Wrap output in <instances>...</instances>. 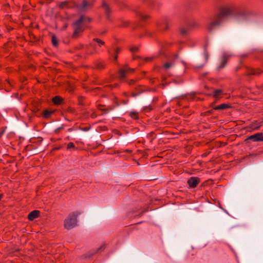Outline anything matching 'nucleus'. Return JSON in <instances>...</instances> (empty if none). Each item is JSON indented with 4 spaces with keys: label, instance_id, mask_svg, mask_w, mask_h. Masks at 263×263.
I'll use <instances>...</instances> for the list:
<instances>
[{
    "label": "nucleus",
    "instance_id": "nucleus-16",
    "mask_svg": "<svg viewBox=\"0 0 263 263\" xmlns=\"http://www.w3.org/2000/svg\"><path fill=\"white\" fill-rule=\"evenodd\" d=\"M231 107V106L229 103H222L220 105L215 106L213 109L214 110H224Z\"/></svg>",
    "mask_w": 263,
    "mask_h": 263
},
{
    "label": "nucleus",
    "instance_id": "nucleus-35",
    "mask_svg": "<svg viewBox=\"0 0 263 263\" xmlns=\"http://www.w3.org/2000/svg\"><path fill=\"white\" fill-rule=\"evenodd\" d=\"M51 99H63V98L61 97L60 96H54L53 97H52Z\"/></svg>",
    "mask_w": 263,
    "mask_h": 263
},
{
    "label": "nucleus",
    "instance_id": "nucleus-11",
    "mask_svg": "<svg viewBox=\"0 0 263 263\" xmlns=\"http://www.w3.org/2000/svg\"><path fill=\"white\" fill-rule=\"evenodd\" d=\"M158 30L161 31H166L169 28V26L166 20L158 22L157 24Z\"/></svg>",
    "mask_w": 263,
    "mask_h": 263
},
{
    "label": "nucleus",
    "instance_id": "nucleus-30",
    "mask_svg": "<svg viewBox=\"0 0 263 263\" xmlns=\"http://www.w3.org/2000/svg\"><path fill=\"white\" fill-rule=\"evenodd\" d=\"M67 89L68 90V91L72 92L73 91V90H74V86L70 83H68L67 84Z\"/></svg>",
    "mask_w": 263,
    "mask_h": 263
},
{
    "label": "nucleus",
    "instance_id": "nucleus-22",
    "mask_svg": "<svg viewBox=\"0 0 263 263\" xmlns=\"http://www.w3.org/2000/svg\"><path fill=\"white\" fill-rule=\"evenodd\" d=\"M223 94V92L221 89H217L213 92V96L215 98H222Z\"/></svg>",
    "mask_w": 263,
    "mask_h": 263
},
{
    "label": "nucleus",
    "instance_id": "nucleus-25",
    "mask_svg": "<svg viewBox=\"0 0 263 263\" xmlns=\"http://www.w3.org/2000/svg\"><path fill=\"white\" fill-rule=\"evenodd\" d=\"M51 41L53 46L57 47L58 46V40L54 34L52 35Z\"/></svg>",
    "mask_w": 263,
    "mask_h": 263
},
{
    "label": "nucleus",
    "instance_id": "nucleus-12",
    "mask_svg": "<svg viewBox=\"0 0 263 263\" xmlns=\"http://www.w3.org/2000/svg\"><path fill=\"white\" fill-rule=\"evenodd\" d=\"M159 46L161 48L159 54H163L164 52L167 49V48L171 46V44L168 42H160L159 43Z\"/></svg>",
    "mask_w": 263,
    "mask_h": 263
},
{
    "label": "nucleus",
    "instance_id": "nucleus-21",
    "mask_svg": "<svg viewBox=\"0 0 263 263\" xmlns=\"http://www.w3.org/2000/svg\"><path fill=\"white\" fill-rule=\"evenodd\" d=\"M261 126V123L258 122L257 121H255L253 122L250 125V128L253 130H257L259 128V127Z\"/></svg>",
    "mask_w": 263,
    "mask_h": 263
},
{
    "label": "nucleus",
    "instance_id": "nucleus-7",
    "mask_svg": "<svg viewBox=\"0 0 263 263\" xmlns=\"http://www.w3.org/2000/svg\"><path fill=\"white\" fill-rule=\"evenodd\" d=\"M94 42H97L98 44L99 47H101L102 45H105V42L104 41H102L101 40L98 38H94L92 40V42L89 44V46L93 48V51L90 52L89 54H93L97 52L96 48V44L93 43Z\"/></svg>",
    "mask_w": 263,
    "mask_h": 263
},
{
    "label": "nucleus",
    "instance_id": "nucleus-10",
    "mask_svg": "<svg viewBox=\"0 0 263 263\" xmlns=\"http://www.w3.org/2000/svg\"><path fill=\"white\" fill-rule=\"evenodd\" d=\"M101 7L104 11L106 19L108 21H110V14L111 13V10L109 5L106 2H103Z\"/></svg>",
    "mask_w": 263,
    "mask_h": 263
},
{
    "label": "nucleus",
    "instance_id": "nucleus-2",
    "mask_svg": "<svg viewBox=\"0 0 263 263\" xmlns=\"http://www.w3.org/2000/svg\"><path fill=\"white\" fill-rule=\"evenodd\" d=\"M91 21V18L82 15L78 20L73 22L72 24L73 29V37H77L79 34L85 30L87 24Z\"/></svg>",
    "mask_w": 263,
    "mask_h": 263
},
{
    "label": "nucleus",
    "instance_id": "nucleus-50",
    "mask_svg": "<svg viewBox=\"0 0 263 263\" xmlns=\"http://www.w3.org/2000/svg\"><path fill=\"white\" fill-rule=\"evenodd\" d=\"M174 99H178V97H175Z\"/></svg>",
    "mask_w": 263,
    "mask_h": 263
},
{
    "label": "nucleus",
    "instance_id": "nucleus-48",
    "mask_svg": "<svg viewBox=\"0 0 263 263\" xmlns=\"http://www.w3.org/2000/svg\"><path fill=\"white\" fill-rule=\"evenodd\" d=\"M62 127H59L58 128H57V130H59V129H62Z\"/></svg>",
    "mask_w": 263,
    "mask_h": 263
},
{
    "label": "nucleus",
    "instance_id": "nucleus-8",
    "mask_svg": "<svg viewBox=\"0 0 263 263\" xmlns=\"http://www.w3.org/2000/svg\"><path fill=\"white\" fill-rule=\"evenodd\" d=\"M251 140L253 142H260L263 141V133H257L254 135L249 136L246 140Z\"/></svg>",
    "mask_w": 263,
    "mask_h": 263
},
{
    "label": "nucleus",
    "instance_id": "nucleus-9",
    "mask_svg": "<svg viewBox=\"0 0 263 263\" xmlns=\"http://www.w3.org/2000/svg\"><path fill=\"white\" fill-rule=\"evenodd\" d=\"M200 181L198 177H191L187 180V183L190 188H195L199 183Z\"/></svg>",
    "mask_w": 263,
    "mask_h": 263
},
{
    "label": "nucleus",
    "instance_id": "nucleus-14",
    "mask_svg": "<svg viewBox=\"0 0 263 263\" xmlns=\"http://www.w3.org/2000/svg\"><path fill=\"white\" fill-rule=\"evenodd\" d=\"M40 215V211L38 210H33L31 211L28 215V218L29 220L32 221L37 218Z\"/></svg>",
    "mask_w": 263,
    "mask_h": 263
},
{
    "label": "nucleus",
    "instance_id": "nucleus-29",
    "mask_svg": "<svg viewBox=\"0 0 263 263\" xmlns=\"http://www.w3.org/2000/svg\"><path fill=\"white\" fill-rule=\"evenodd\" d=\"M53 104L55 105H59L64 103V100H52Z\"/></svg>",
    "mask_w": 263,
    "mask_h": 263
},
{
    "label": "nucleus",
    "instance_id": "nucleus-43",
    "mask_svg": "<svg viewBox=\"0 0 263 263\" xmlns=\"http://www.w3.org/2000/svg\"><path fill=\"white\" fill-rule=\"evenodd\" d=\"M4 131H2V132H0V138L2 137V136L4 134Z\"/></svg>",
    "mask_w": 263,
    "mask_h": 263
},
{
    "label": "nucleus",
    "instance_id": "nucleus-32",
    "mask_svg": "<svg viewBox=\"0 0 263 263\" xmlns=\"http://www.w3.org/2000/svg\"><path fill=\"white\" fill-rule=\"evenodd\" d=\"M139 50V47L138 46H134L130 48V51L133 52H136Z\"/></svg>",
    "mask_w": 263,
    "mask_h": 263
},
{
    "label": "nucleus",
    "instance_id": "nucleus-38",
    "mask_svg": "<svg viewBox=\"0 0 263 263\" xmlns=\"http://www.w3.org/2000/svg\"><path fill=\"white\" fill-rule=\"evenodd\" d=\"M118 59V54H116L114 57V60L115 61H117Z\"/></svg>",
    "mask_w": 263,
    "mask_h": 263
},
{
    "label": "nucleus",
    "instance_id": "nucleus-17",
    "mask_svg": "<svg viewBox=\"0 0 263 263\" xmlns=\"http://www.w3.org/2000/svg\"><path fill=\"white\" fill-rule=\"evenodd\" d=\"M135 12L138 17H139L141 21H145L147 19H148L149 16L148 14H145L143 12L139 10H136Z\"/></svg>",
    "mask_w": 263,
    "mask_h": 263
},
{
    "label": "nucleus",
    "instance_id": "nucleus-27",
    "mask_svg": "<svg viewBox=\"0 0 263 263\" xmlns=\"http://www.w3.org/2000/svg\"><path fill=\"white\" fill-rule=\"evenodd\" d=\"M95 66L96 68L99 69H103L105 68L104 65L101 62H97L95 64Z\"/></svg>",
    "mask_w": 263,
    "mask_h": 263
},
{
    "label": "nucleus",
    "instance_id": "nucleus-4",
    "mask_svg": "<svg viewBox=\"0 0 263 263\" xmlns=\"http://www.w3.org/2000/svg\"><path fill=\"white\" fill-rule=\"evenodd\" d=\"M92 6V2L86 0H83L80 4L73 3V8H76L79 12H85L90 9Z\"/></svg>",
    "mask_w": 263,
    "mask_h": 263
},
{
    "label": "nucleus",
    "instance_id": "nucleus-36",
    "mask_svg": "<svg viewBox=\"0 0 263 263\" xmlns=\"http://www.w3.org/2000/svg\"><path fill=\"white\" fill-rule=\"evenodd\" d=\"M154 0H144V1L147 2L150 4H153Z\"/></svg>",
    "mask_w": 263,
    "mask_h": 263
},
{
    "label": "nucleus",
    "instance_id": "nucleus-49",
    "mask_svg": "<svg viewBox=\"0 0 263 263\" xmlns=\"http://www.w3.org/2000/svg\"><path fill=\"white\" fill-rule=\"evenodd\" d=\"M150 90H153V91H155V89H151Z\"/></svg>",
    "mask_w": 263,
    "mask_h": 263
},
{
    "label": "nucleus",
    "instance_id": "nucleus-34",
    "mask_svg": "<svg viewBox=\"0 0 263 263\" xmlns=\"http://www.w3.org/2000/svg\"><path fill=\"white\" fill-rule=\"evenodd\" d=\"M121 51V49L119 47L117 48L115 50L116 54H118L119 52Z\"/></svg>",
    "mask_w": 263,
    "mask_h": 263
},
{
    "label": "nucleus",
    "instance_id": "nucleus-37",
    "mask_svg": "<svg viewBox=\"0 0 263 263\" xmlns=\"http://www.w3.org/2000/svg\"><path fill=\"white\" fill-rule=\"evenodd\" d=\"M117 86H118V84H115V85H114V86H112V85H108L107 86H108V87H111V88H112V87H117Z\"/></svg>",
    "mask_w": 263,
    "mask_h": 263
},
{
    "label": "nucleus",
    "instance_id": "nucleus-13",
    "mask_svg": "<svg viewBox=\"0 0 263 263\" xmlns=\"http://www.w3.org/2000/svg\"><path fill=\"white\" fill-rule=\"evenodd\" d=\"M262 72L263 71H261L259 69H250L247 71V72L245 74V75L248 77H250L253 75L259 76Z\"/></svg>",
    "mask_w": 263,
    "mask_h": 263
},
{
    "label": "nucleus",
    "instance_id": "nucleus-33",
    "mask_svg": "<svg viewBox=\"0 0 263 263\" xmlns=\"http://www.w3.org/2000/svg\"><path fill=\"white\" fill-rule=\"evenodd\" d=\"M154 59V57H147L144 59V61L145 62H150L152 61Z\"/></svg>",
    "mask_w": 263,
    "mask_h": 263
},
{
    "label": "nucleus",
    "instance_id": "nucleus-28",
    "mask_svg": "<svg viewBox=\"0 0 263 263\" xmlns=\"http://www.w3.org/2000/svg\"><path fill=\"white\" fill-rule=\"evenodd\" d=\"M174 65V63L173 62H167L166 63H165L163 65V67L165 69H169L170 67H171L172 66H173V65Z\"/></svg>",
    "mask_w": 263,
    "mask_h": 263
},
{
    "label": "nucleus",
    "instance_id": "nucleus-39",
    "mask_svg": "<svg viewBox=\"0 0 263 263\" xmlns=\"http://www.w3.org/2000/svg\"><path fill=\"white\" fill-rule=\"evenodd\" d=\"M83 47V45H80L79 46V47H78V49H81Z\"/></svg>",
    "mask_w": 263,
    "mask_h": 263
},
{
    "label": "nucleus",
    "instance_id": "nucleus-41",
    "mask_svg": "<svg viewBox=\"0 0 263 263\" xmlns=\"http://www.w3.org/2000/svg\"><path fill=\"white\" fill-rule=\"evenodd\" d=\"M134 83H135L134 80H131V81L129 82V84L132 85V84H134Z\"/></svg>",
    "mask_w": 263,
    "mask_h": 263
},
{
    "label": "nucleus",
    "instance_id": "nucleus-3",
    "mask_svg": "<svg viewBox=\"0 0 263 263\" xmlns=\"http://www.w3.org/2000/svg\"><path fill=\"white\" fill-rule=\"evenodd\" d=\"M80 215L78 212H73L72 215H69L64 220V228L70 230L77 226V217Z\"/></svg>",
    "mask_w": 263,
    "mask_h": 263
},
{
    "label": "nucleus",
    "instance_id": "nucleus-1",
    "mask_svg": "<svg viewBox=\"0 0 263 263\" xmlns=\"http://www.w3.org/2000/svg\"><path fill=\"white\" fill-rule=\"evenodd\" d=\"M235 11L236 7L233 4L221 6L218 13L209 18V22L206 25L208 31L211 32L219 27L228 16L233 15Z\"/></svg>",
    "mask_w": 263,
    "mask_h": 263
},
{
    "label": "nucleus",
    "instance_id": "nucleus-24",
    "mask_svg": "<svg viewBox=\"0 0 263 263\" xmlns=\"http://www.w3.org/2000/svg\"><path fill=\"white\" fill-rule=\"evenodd\" d=\"M129 116L133 119H138L139 118L138 112L135 111H132L129 112Z\"/></svg>",
    "mask_w": 263,
    "mask_h": 263
},
{
    "label": "nucleus",
    "instance_id": "nucleus-42",
    "mask_svg": "<svg viewBox=\"0 0 263 263\" xmlns=\"http://www.w3.org/2000/svg\"><path fill=\"white\" fill-rule=\"evenodd\" d=\"M139 93V92H137V93H133V97H135L136 96H137V95H138Z\"/></svg>",
    "mask_w": 263,
    "mask_h": 263
},
{
    "label": "nucleus",
    "instance_id": "nucleus-23",
    "mask_svg": "<svg viewBox=\"0 0 263 263\" xmlns=\"http://www.w3.org/2000/svg\"><path fill=\"white\" fill-rule=\"evenodd\" d=\"M54 110H45L43 111V117L46 119L49 118V117L54 112Z\"/></svg>",
    "mask_w": 263,
    "mask_h": 263
},
{
    "label": "nucleus",
    "instance_id": "nucleus-19",
    "mask_svg": "<svg viewBox=\"0 0 263 263\" xmlns=\"http://www.w3.org/2000/svg\"><path fill=\"white\" fill-rule=\"evenodd\" d=\"M191 29L189 27L188 25L186 24L185 26H182L180 29V34L182 35H186L189 34Z\"/></svg>",
    "mask_w": 263,
    "mask_h": 263
},
{
    "label": "nucleus",
    "instance_id": "nucleus-20",
    "mask_svg": "<svg viewBox=\"0 0 263 263\" xmlns=\"http://www.w3.org/2000/svg\"><path fill=\"white\" fill-rule=\"evenodd\" d=\"M58 7L61 9L64 8H73V5L72 6H70L69 3L68 1H64L61 2L58 4Z\"/></svg>",
    "mask_w": 263,
    "mask_h": 263
},
{
    "label": "nucleus",
    "instance_id": "nucleus-15",
    "mask_svg": "<svg viewBox=\"0 0 263 263\" xmlns=\"http://www.w3.org/2000/svg\"><path fill=\"white\" fill-rule=\"evenodd\" d=\"M250 15V13L246 11H240L238 14V17L240 19V21H246L248 19L249 15Z\"/></svg>",
    "mask_w": 263,
    "mask_h": 263
},
{
    "label": "nucleus",
    "instance_id": "nucleus-47",
    "mask_svg": "<svg viewBox=\"0 0 263 263\" xmlns=\"http://www.w3.org/2000/svg\"><path fill=\"white\" fill-rule=\"evenodd\" d=\"M194 96V93H191V94L190 95V96H191V97H193Z\"/></svg>",
    "mask_w": 263,
    "mask_h": 263
},
{
    "label": "nucleus",
    "instance_id": "nucleus-26",
    "mask_svg": "<svg viewBox=\"0 0 263 263\" xmlns=\"http://www.w3.org/2000/svg\"><path fill=\"white\" fill-rule=\"evenodd\" d=\"M105 248V245H102L98 249V250L96 251H93V252L88 256V257H90V256H92L95 254H96L97 252H99L100 251H102L103 249ZM85 257H87V256H85Z\"/></svg>",
    "mask_w": 263,
    "mask_h": 263
},
{
    "label": "nucleus",
    "instance_id": "nucleus-18",
    "mask_svg": "<svg viewBox=\"0 0 263 263\" xmlns=\"http://www.w3.org/2000/svg\"><path fill=\"white\" fill-rule=\"evenodd\" d=\"M191 30L193 29L197 28L199 27V24L194 20H191L186 24Z\"/></svg>",
    "mask_w": 263,
    "mask_h": 263
},
{
    "label": "nucleus",
    "instance_id": "nucleus-5",
    "mask_svg": "<svg viewBox=\"0 0 263 263\" xmlns=\"http://www.w3.org/2000/svg\"><path fill=\"white\" fill-rule=\"evenodd\" d=\"M233 56L232 54L224 52L220 58V64L218 66V69L224 68L227 64L228 60Z\"/></svg>",
    "mask_w": 263,
    "mask_h": 263
},
{
    "label": "nucleus",
    "instance_id": "nucleus-40",
    "mask_svg": "<svg viewBox=\"0 0 263 263\" xmlns=\"http://www.w3.org/2000/svg\"><path fill=\"white\" fill-rule=\"evenodd\" d=\"M205 55L206 60L207 61L208 59V58H209V55H208V53H205Z\"/></svg>",
    "mask_w": 263,
    "mask_h": 263
},
{
    "label": "nucleus",
    "instance_id": "nucleus-31",
    "mask_svg": "<svg viewBox=\"0 0 263 263\" xmlns=\"http://www.w3.org/2000/svg\"><path fill=\"white\" fill-rule=\"evenodd\" d=\"M71 148L75 149V145L72 142H70L67 144V149H70Z\"/></svg>",
    "mask_w": 263,
    "mask_h": 263
},
{
    "label": "nucleus",
    "instance_id": "nucleus-44",
    "mask_svg": "<svg viewBox=\"0 0 263 263\" xmlns=\"http://www.w3.org/2000/svg\"><path fill=\"white\" fill-rule=\"evenodd\" d=\"M137 58H138V57H136V56H135V55H134V56H133V59H134V60H135V59H137Z\"/></svg>",
    "mask_w": 263,
    "mask_h": 263
},
{
    "label": "nucleus",
    "instance_id": "nucleus-6",
    "mask_svg": "<svg viewBox=\"0 0 263 263\" xmlns=\"http://www.w3.org/2000/svg\"><path fill=\"white\" fill-rule=\"evenodd\" d=\"M135 71V69L130 68L127 65H125L123 67L119 70V74L120 79H124L126 74L128 73H132Z\"/></svg>",
    "mask_w": 263,
    "mask_h": 263
},
{
    "label": "nucleus",
    "instance_id": "nucleus-45",
    "mask_svg": "<svg viewBox=\"0 0 263 263\" xmlns=\"http://www.w3.org/2000/svg\"><path fill=\"white\" fill-rule=\"evenodd\" d=\"M3 196V194H0V200L2 198Z\"/></svg>",
    "mask_w": 263,
    "mask_h": 263
},
{
    "label": "nucleus",
    "instance_id": "nucleus-46",
    "mask_svg": "<svg viewBox=\"0 0 263 263\" xmlns=\"http://www.w3.org/2000/svg\"><path fill=\"white\" fill-rule=\"evenodd\" d=\"M181 96H182V97H187V94H185L184 96L182 95Z\"/></svg>",
    "mask_w": 263,
    "mask_h": 263
}]
</instances>
